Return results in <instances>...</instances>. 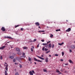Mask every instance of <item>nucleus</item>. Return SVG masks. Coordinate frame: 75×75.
<instances>
[{
  "instance_id": "obj_1",
  "label": "nucleus",
  "mask_w": 75,
  "mask_h": 75,
  "mask_svg": "<svg viewBox=\"0 0 75 75\" xmlns=\"http://www.w3.org/2000/svg\"><path fill=\"white\" fill-rule=\"evenodd\" d=\"M34 59L35 61H36L37 62H42V61L38 60L35 58H34Z\"/></svg>"
},
{
  "instance_id": "obj_2",
  "label": "nucleus",
  "mask_w": 75,
  "mask_h": 75,
  "mask_svg": "<svg viewBox=\"0 0 75 75\" xmlns=\"http://www.w3.org/2000/svg\"><path fill=\"white\" fill-rule=\"evenodd\" d=\"M34 74V70H32L31 71H30L29 72V74L30 75H33V73Z\"/></svg>"
},
{
  "instance_id": "obj_3",
  "label": "nucleus",
  "mask_w": 75,
  "mask_h": 75,
  "mask_svg": "<svg viewBox=\"0 0 75 75\" xmlns=\"http://www.w3.org/2000/svg\"><path fill=\"white\" fill-rule=\"evenodd\" d=\"M70 48L71 49H75V45H71L70 46Z\"/></svg>"
},
{
  "instance_id": "obj_4",
  "label": "nucleus",
  "mask_w": 75,
  "mask_h": 75,
  "mask_svg": "<svg viewBox=\"0 0 75 75\" xmlns=\"http://www.w3.org/2000/svg\"><path fill=\"white\" fill-rule=\"evenodd\" d=\"M1 30H2L3 31H6V29H5V28H4V27H2L1 29Z\"/></svg>"
},
{
  "instance_id": "obj_5",
  "label": "nucleus",
  "mask_w": 75,
  "mask_h": 75,
  "mask_svg": "<svg viewBox=\"0 0 75 75\" xmlns=\"http://www.w3.org/2000/svg\"><path fill=\"white\" fill-rule=\"evenodd\" d=\"M71 29L70 28H69L66 30V32H69V31H71Z\"/></svg>"
},
{
  "instance_id": "obj_6",
  "label": "nucleus",
  "mask_w": 75,
  "mask_h": 75,
  "mask_svg": "<svg viewBox=\"0 0 75 75\" xmlns=\"http://www.w3.org/2000/svg\"><path fill=\"white\" fill-rule=\"evenodd\" d=\"M8 65L7 64L5 67V69L6 70V71H8Z\"/></svg>"
},
{
  "instance_id": "obj_7",
  "label": "nucleus",
  "mask_w": 75,
  "mask_h": 75,
  "mask_svg": "<svg viewBox=\"0 0 75 75\" xmlns=\"http://www.w3.org/2000/svg\"><path fill=\"white\" fill-rule=\"evenodd\" d=\"M35 25L37 26H40V23H39V22H37L35 23Z\"/></svg>"
},
{
  "instance_id": "obj_8",
  "label": "nucleus",
  "mask_w": 75,
  "mask_h": 75,
  "mask_svg": "<svg viewBox=\"0 0 75 75\" xmlns=\"http://www.w3.org/2000/svg\"><path fill=\"white\" fill-rule=\"evenodd\" d=\"M16 59L18 61H20V57H16Z\"/></svg>"
},
{
  "instance_id": "obj_9",
  "label": "nucleus",
  "mask_w": 75,
  "mask_h": 75,
  "mask_svg": "<svg viewBox=\"0 0 75 75\" xmlns=\"http://www.w3.org/2000/svg\"><path fill=\"white\" fill-rule=\"evenodd\" d=\"M37 57H38L39 58H40V59H42V60H44V58L41 57H40V56H37Z\"/></svg>"
},
{
  "instance_id": "obj_10",
  "label": "nucleus",
  "mask_w": 75,
  "mask_h": 75,
  "mask_svg": "<svg viewBox=\"0 0 75 75\" xmlns=\"http://www.w3.org/2000/svg\"><path fill=\"white\" fill-rule=\"evenodd\" d=\"M5 47H6V46H4L2 47H0V50H3V49H4Z\"/></svg>"
},
{
  "instance_id": "obj_11",
  "label": "nucleus",
  "mask_w": 75,
  "mask_h": 75,
  "mask_svg": "<svg viewBox=\"0 0 75 75\" xmlns=\"http://www.w3.org/2000/svg\"><path fill=\"white\" fill-rule=\"evenodd\" d=\"M64 44V42H62L61 43H59L58 44V45H63V44Z\"/></svg>"
},
{
  "instance_id": "obj_12",
  "label": "nucleus",
  "mask_w": 75,
  "mask_h": 75,
  "mask_svg": "<svg viewBox=\"0 0 75 75\" xmlns=\"http://www.w3.org/2000/svg\"><path fill=\"white\" fill-rule=\"evenodd\" d=\"M5 38H9V39H13L12 38L9 36H7V37H5Z\"/></svg>"
},
{
  "instance_id": "obj_13",
  "label": "nucleus",
  "mask_w": 75,
  "mask_h": 75,
  "mask_svg": "<svg viewBox=\"0 0 75 75\" xmlns=\"http://www.w3.org/2000/svg\"><path fill=\"white\" fill-rule=\"evenodd\" d=\"M5 75H8V73L6 70H5Z\"/></svg>"
},
{
  "instance_id": "obj_14",
  "label": "nucleus",
  "mask_w": 75,
  "mask_h": 75,
  "mask_svg": "<svg viewBox=\"0 0 75 75\" xmlns=\"http://www.w3.org/2000/svg\"><path fill=\"white\" fill-rule=\"evenodd\" d=\"M16 51H18V52H19V51H20V50L19 49V48H16Z\"/></svg>"
},
{
  "instance_id": "obj_15",
  "label": "nucleus",
  "mask_w": 75,
  "mask_h": 75,
  "mask_svg": "<svg viewBox=\"0 0 75 75\" xmlns=\"http://www.w3.org/2000/svg\"><path fill=\"white\" fill-rule=\"evenodd\" d=\"M17 54L20 55H21V52L20 51H19L17 52Z\"/></svg>"
},
{
  "instance_id": "obj_16",
  "label": "nucleus",
  "mask_w": 75,
  "mask_h": 75,
  "mask_svg": "<svg viewBox=\"0 0 75 75\" xmlns=\"http://www.w3.org/2000/svg\"><path fill=\"white\" fill-rule=\"evenodd\" d=\"M28 61H31V58H30V57H28Z\"/></svg>"
},
{
  "instance_id": "obj_17",
  "label": "nucleus",
  "mask_w": 75,
  "mask_h": 75,
  "mask_svg": "<svg viewBox=\"0 0 75 75\" xmlns=\"http://www.w3.org/2000/svg\"><path fill=\"white\" fill-rule=\"evenodd\" d=\"M45 60L46 62H48V57H47V58L45 59Z\"/></svg>"
},
{
  "instance_id": "obj_18",
  "label": "nucleus",
  "mask_w": 75,
  "mask_h": 75,
  "mask_svg": "<svg viewBox=\"0 0 75 75\" xmlns=\"http://www.w3.org/2000/svg\"><path fill=\"white\" fill-rule=\"evenodd\" d=\"M23 48L24 50H27V49H28V47H24Z\"/></svg>"
},
{
  "instance_id": "obj_19",
  "label": "nucleus",
  "mask_w": 75,
  "mask_h": 75,
  "mask_svg": "<svg viewBox=\"0 0 75 75\" xmlns=\"http://www.w3.org/2000/svg\"><path fill=\"white\" fill-rule=\"evenodd\" d=\"M69 62L70 63H72V64H73V62H72V60H71L70 59L69 60Z\"/></svg>"
},
{
  "instance_id": "obj_20",
  "label": "nucleus",
  "mask_w": 75,
  "mask_h": 75,
  "mask_svg": "<svg viewBox=\"0 0 75 75\" xmlns=\"http://www.w3.org/2000/svg\"><path fill=\"white\" fill-rule=\"evenodd\" d=\"M10 58H11V59H13L14 58V56H10Z\"/></svg>"
},
{
  "instance_id": "obj_21",
  "label": "nucleus",
  "mask_w": 75,
  "mask_h": 75,
  "mask_svg": "<svg viewBox=\"0 0 75 75\" xmlns=\"http://www.w3.org/2000/svg\"><path fill=\"white\" fill-rule=\"evenodd\" d=\"M39 33H40V32H42V33H44V32H45V31L44 30H41V31H38Z\"/></svg>"
},
{
  "instance_id": "obj_22",
  "label": "nucleus",
  "mask_w": 75,
  "mask_h": 75,
  "mask_svg": "<svg viewBox=\"0 0 75 75\" xmlns=\"http://www.w3.org/2000/svg\"><path fill=\"white\" fill-rule=\"evenodd\" d=\"M49 47L50 48H51V47L52 45H51V43L49 44Z\"/></svg>"
},
{
  "instance_id": "obj_23",
  "label": "nucleus",
  "mask_w": 75,
  "mask_h": 75,
  "mask_svg": "<svg viewBox=\"0 0 75 75\" xmlns=\"http://www.w3.org/2000/svg\"><path fill=\"white\" fill-rule=\"evenodd\" d=\"M43 71L44 72H47V70L45 69H43Z\"/></svg>"
},
{
  "instance_id": "obj_24",
  "label": "nucleus",
  "mask_w": 75,
  "mask_h": 75,
  "mask_svg": "<svg viewBox=\"0 0 75 75\" xmlns=\"http://www.w3.org/2000/svg\"><path fill=\"white\" fill-rule=\"evenodd\" d=\"M45 47H46V48H48V45H46L45 46Z\"/></svg>"
},
{
  "instance_id": "obj_25",
  "label": "nucleus",
  "mask_w": 75,
  "mask_h": 75,
  "mask_svg": "<svg viewBox=\"0 0 75 75\" xmlns=\"http://www.w3.org/2000/svg\"><path fill=\"white\" fill-rule=\"evenodd\" d=\"M56 72H57V73H59L60 72V71H59L58 69L56 70Z\"/></svg>"
},
{
  "instance_id": "obj_26",
  "label": "nucleus",
  "mask_w": 75,
  "mask_h": 75,
  "mask_svg": "<svg viewBox=\"0 0 75 75\" xmlns=\"http://www.w3.org/2000/svg\"><path fill=\"white\" fill-rule=\"evenodd\" d=\"M61 31V30H60V29H57L56 30V31L57 32H58V31Z\"/></svg>"
},
{
  "instance_id": "obj_27",
  "label": "nucleus",
  "mask_w": 75,
  "mask_h": 75,
  "mask_svg": "<svg viewBox=\"0 0 75 75\" xmlns=\"http://www.w3.org/2000/svg\"><path fill=\"white\" fill-rule=\"evenodd\" d=\"M62 56H64V52H62Z\"/></svg>"
},
{
  "instance_id": "obj_28",
  "label": "nucleus",
  "mask_w": 75,
  "mask_h": 75,
  "mask_svg": "<svg viewBox=\"0 0 75 75\" xmlns=\"http://www.w3.org/2000/svg\"><path fill=\"white\" fill-rule=\"evenodd\" d=\"M20 57V59H21V60H22V59H23L22 57Z\"/></svg>"
},
{
  "instance_id": "obj_29",
  "label": "nucleus",
  "mask_w": 75,
  "mask_h": 75,
  "mask_svg": "<svg viewBox=\"0 0 75 75\" xmlns=\"http://www.w3.org/2000/svg\"><path fill=\"white\" fill-rule=\"evenodd\" d=\"M19 26H20V25H18L15 26V28H17V27H19Z\"/></svg>"
},
{
  "instance_id": "obj_30",
  "label": "nucleus",
  "mask_w": 75,
  "mask_h": 75,
  "mask_svg": "<svg viewBox=\"0 0 75 75\" xmlns=\"http://www.w3.org/2000/svg\"><path fill=\"white\" fill-rule=\"evenodd\" d=\"M44 50L47 51H48V49L45 48V49Z\"/></svg>"
},
{
  "instance_id": "obj_31",
  "label": "nucleus",
  "mask_w": 75,
  "mask_h": 75,
  "mask_svg": "<svg viewBox=\"0 0 75 75\" xmlns=\"http://www.w3.org/2000/svg\"><path fill=\"white\" fill-rule=\"evenodd\" d=\"M49 52H50V50H49L48 51L46 52V54H48V53Z\"/></svg>"
},
{
  "instance_id": "obj_32",
  "label": "nucleus",
  "mask_w": 75,
  "mask_h": 75,
  "mask_svg": "<svg viewBox=\"0 0 75 75\" xmlns=\"http://www.w3.org/2000/svg\"><path fill=\"white\" fill-rule=\"evenodd\" d=\"M42 45H47V43H43L42 44Z\"/></svg>"
},
{
  "instance_id": "obj_33",
  "label": "nucleus",
  "mask_w": 75,
  "mask_h": 75,
  "mask_svg": "<svg viewBox=\"0 0 75 75\" xmlns=\"http://www.w3.org/2000/svg\"><path fill=\"white\" fill-rule=\"evenodd\" d=\"M15 75H18V73L17 72H16Z\"/></svg>"
},
{
  "instance_id": "obj_34",
  "label": "nucleus",
  "mask_w": 75,
  "mask_h": 75,
  "mask_svg": "<svg viewBox=\"0 0 75 75\" xmlns=\"http://www.w3.org/2000/svg\"><path fill=\"white\" fill-rule=\"evenodd\" d=\"M50 38H52V37H53V35L52 34L50 35Z\"/></svg>"
},
{
  "instance_id": "obj_35",
  "label": "nucleus",
  "mask_w": 75,
  "mask_h": 75,
  "mask_svg": "<svg viewBox=\"0 0 75 75\" xmlns=\"http://www.w3.org/2000/svg\"><path fill=\"white\" fill-rule=\"evenodd\" d=\"M13 61L14 62H16V59H13Z\"/></svg>"
},
{
  "instance_id": "obj_36",
  "label": "nucleus",
  "mask_w": 75,
  "mask_h": 75,
  "mask_svg": "<svg viewBox=\"0 0 75 75\" xmlns=\"http://www.w3.org/2000/svg\"><path fill=\"white\" fill-rule=\"evenodd\" d=\"M31 50L32 51V52H33V49L32 48H31Z\"/></svg>"
},
{
  "instance_id": "obj_37",
  "label": "nucleus",
  "mask_w": 75,
  "mask_h": 75,
  "mask_svg": "<svg viewBox=\"0 0 75 75\" xmlns=\"http://www.w3.org/2000/svg\"><path fill=\"white\" fill-rule=\"evenodd\" d=\"M55 56H56V57H58V56L59 55L57 54H56L54 55Z\"/></svg>"
},
{
  "instance_id": "obj_38",
  "label": "nucleus",
  "mask_w": 75,
  "mask_h": 75,
  "mask_svg": "<svg viewBox=\"0 0 75 75\" xmlns=\"http://www.w3.org/2000/svg\"><path fill=\"white\" fill-rule=\"evenodd\" d=\"M37 41V39H35L33 40L34 42H35V41Z\"/></svg>"
},
{
  "instance_id": "obj_39",
  "label": "nucleus",
  "mask_w": 75,
  "mask_h": 75,
  "mask_svg": "<svg viewBox=\"0 0 75 75\" xmlns=\"http://www.w3.org/2000/svg\"><path fill=\"white\" fill-rule=\"evenodd\" d=\"M54 44H53V45L52 46V48H54Z\"/></svg>"
},
{
  "instance_id": "obj_40",
  "label": "nucleus",
  "mask_w": 75,
  "mask_h": 75,
  "mask_svg": "<svg viewBox=\"0 0 75 75\" xmlns=\"http://www.w3.org/2000/svg\"><path fill=\"white\" fill-rule=\"evenodd\" d=\"M2 58H3V57H2V56H1V57H0V59H1V60L3 59Z\"/></svg>"
},
{
  "instance_id": "obj_41",
  "label": "nucleus",
  "mask_w": 75,
  "mask_h": 75,
  "mask_svg": "<svg viewBox=\"0 0 75 75\" xmlns=\"http://www.w3.org/2000/svg\"><path fill=\"white\" fill-rule=\"evenodd\" d=\"M19 65L20 68H22V65H21V64H19Z\"/></svg>"
},
{
  "instance_id": "obj_42",
  "label": "nucleus",
  "mask_w": 75,
  "mask_h": 75,
  "mask_svg": "<svg viewBox=\"0 0 75 75\" xmlns=\"http://www.w3.org/2000/svg\"><path fill=\"white\" fill-rule=\"evenodd\" d=\"M69 52L70 53H71V52H72V50L71 49L69 50Z\"/></svg>"
},
{
  "instance_id": "obj_43",
  "label": "nucleus",
  "mask_w": 75,
  "mask_h": 75,
  "mask_svg": "<svg viewBox=\"0 0 75 75\" xmlns=\"http://www.w3.org/2000/svg\"><path fill=\"white\" fill-rule=\"evenodd\" d=\"M44 48H45V47H43L42 48V51H44Z\"/></svg>"
},
{
  "instance_id": "obj_44",
  "label": "nucleus",
  "mask_w": 75,
  "mask_h": 75,
  "mask_svg": "<svg viewBox=\"0 0 75 75\" xmlns=\"http://www.w3.org/2000/svg\"><path fill=\"white\" fill-rule=\"evenodd\" d=\"M25 55V53H23V56H24Z\"/></svg>"
},
{
  "instance_id": "obj_45",
  "label": "nucleus",
  "mask_w": 75,
  "mask_h": 75,
  "mask_svg": "<svg viewBox=\"0 0 75 75\" xmlns=\"http://www.w3.org/2000/svg\"><path fill=\"white\" fill-rule=\"evenodd\" d=\"M41 41H42V42H44V40H41Z\"/></svg>"
},
{
  "instance_id": "obj_46",
  "label": "nucleus",
  "mask_w": 75,
  "mask_h": 75,
  "mask_svg": "<svg viewBox=\"0 0 75 75\" xmlns=\"http://www.w3.org/2000/svg\"><path fill=\"white\" fill-rule=\"evenodd\" d=\"M64 64H65V65H68V63Z\"/></svg>"
},
{
  "instance_id": "obj_47",
  "label": "nucleus",
  "mask_w": 75,
  "mask_h": 75,
  "mask_svg": "<svg viewBox=\"0 0 75 75\" xmlns=\"http://www.w3.org/2000/svg\"><path fill=\"white\" fill-rule=\"evenodd\" d=\"M50 42H51V41H49V42H47V44H48V43H50Z\"/></svg>"
},
{
  "instance_id": "obj_48",
  "label": "nucleus",
  "mask_w": 75,
  "mask_h": 75,
  "mask_svg": "<svg viewBox=\"0 0 75 75\" xmlns=\"http://www.w3.org/2000/svg\"><path fill=\"white\" fill-rule=\"evenodd\" d=\"M21 31H23V28H21Z\"/></svg>"
},
{
  "instance_id": "obj_49",
  "label": "nucleus",
  "mask_w": 75,
  "mask_h": 75,
  "mask_svg": "<svg viewBox=\"0 0 75 75\" xmlns=\"http://www.w3.org/2000/svg\"><path fill=\"white\" fill-rule=\"evenodd\" d=\"M38 47H39V44H38V45H37V48H38Z\"/></svg>"
},
{
  "instance_id": "obj_50",
  "label": "nucleus",
  "mask_w": 75,
  "mask_h": 75,
  "mask_svg": "<svg viewBox=\"0 0 75 75\" xmlns=\"http://www.w3.org/2000/svg\"><path fill=\"white\" fill-rule=\"evenodd\" d=\"M15 65H17V64H18V63H15Z\"/></svg>"
},
{
  "instance_id": "obj_51",
  "label": "nucleus",
  "mask_w": 75,
  "mask_h": 75,
  "mask_svg": "<svg viewBox=\"0 0 75 75\" xmlns=\"http://www.w3.org/2000/svg\"><path fill=\"white\" fill-rule=\"evenodd\" d=\"M60 61H63V59H61L60 60Z\"/></svg>"
},
{
  "instance_id": "obj_52",
  "label": "nucleus",
  "mask_w": 75,
  "mask_h": 75,
  "mask_svg": "<svg viewBox=\"0 0 75 75\" xmlns=\"http://www.w3.org/2000/svg\"><path fill=\"white\" fill-rule=\"evenodd\" d=\"M38 28H41V27H40V26H39L38 27Z\"/></svg>"
},
{
  "instance_id": "obj_53",
  "label": "nucleus",
  "mask_w": 75,
  "mask_h": 75,
  "mask_svg": "<svg viewBox=\"0 0 75 75\" xmlns=\"http://www.w3.org/2000/svg\"><path fill=\"white\" fill-rule=\"evenodd\" d=\"M62 74V73L60 72V73H59L58 74Z\"/></svg>"
},
{
  "instance_id": "obj_54",
  "label": "nucleus",
  "mask_w": 75,
  "mask_h": 75,
  "mask_svg": "<svg viewBox=\"0 0 75 75\" xmlns=\"http://www.w3.org/2000/svg\"><path fill=\"white\" fill-rule=\"evenodd\" d=\"M41 57H43V55H42L41 56Z\"/></svg>"
},
{
  "instance_id": "obj_55",
  "label": "nucleus",
  "mask_w": 75,
  "mask_h": 75,
  "mask_svg": "<svg viewBox=\"0 0 75 75\" xmlns=\"http://www.w3.org/2000/svg\"><path fill=\"white\" fill-rule=\"evenodd\" d=\"M34 63H35V65H36V64H37V63L35 62Z\"/></svg>"
},
{
  "instance_id": "obj_56",
  "label": "nucleus",
  "mask_w": 75,
  "mask_h": 75,
  "mask_svg": "<svg viewBox=\"0 0 75 75\" xmlns=\"http://www.w3.org/2000/svg\"><path fill=\"white\" fill-rule=\"evenodd\" d=\"M47 28H49V27L48 26H47Z\"/></svg>"
},
{
  "instance_id": "obj_57",
  "label": "nucleus",
  "mask_w": 75,
  "mask_h": 75,
  "mask_svg": "<svg viewBox=\"0 0 75 75\" xmlns=\"http://www.w3.org/2000/svg\"><path fill=\"white\" fill-rule=\"evenodd\" d=\"M5 64H7V63H6V62H5Z\"/></svg>"
},
{
  "instance_id": "obj_58",
  "label": "nucleus",
  "mask_w": 75,
  "mask_h": 75,
  "mask_svg": "<svg viewBox=\"0 0 75 75\" xmlns=\"http://www.w3.org/2000/svg\"><path fill=\"white\" fill-rule=\"evenodd\" d=\"M49 57H51V56L50 55Z\"/></svg>"
},
{
  "instance_id": "obj_59",
  "label": "nucleus",
  "mask_w": 75,
  "mask_h": 75,
  "mask_svg": "<svg viewBox=\"0 0 75 75\" xmlns=\"http://www.w3.org/2000/svg\"><path fill=\"white\" fill-rule=\"evenodd\" d=\"M33 48H34V47H33Z\"/></svg>"
},
{
  "instance_id": "obj_60",
  "label": "nucleus",
  "mask_w": 75,
  "mask_h": 75,
  "mask_svg": "<svg viewBox=\"0 0 75 75\" xmlns=\"http://www.w3.org/2000/svg\"><path fill=\"white\" fill-rule=\"evenodd\" d=\"M66 21H67V22L68 21V20H67Z\"/></svg>"
},
{
  "instance_id": "obj_61",
  "label": "nucleus",
  "mask_w": 75,
  "mask_h": 75,
  "mask_svg": "<svg viewBox=\"0 0 75 75\" xmlns=\"http://www.w3.org/2000/svg\"><path fill=\"white\" fill-rule=\"evenodd\" d=\"M13 48V47H11V48Z\"/></svg>"
},
{
  "instance_id": "obj_62",
  "label": "nucleus",
  "mask_w": 75,
  "mask_h": 75,
  "mask_svg": "<svg viewBox=\"0 0 75 75\" xmlns=\"http://www.w3.org/2000/svg\"><path fill=\"white\" fill-rule=\"evenodd\" d=\"M5 67H6V65H4Z\"/></svg>"
},
{
  "instance_id": "obj_63",
  "label": "nucleus",
  "mask_w": 75,
  "mask_h": 75,
  "mask_svg": "<svg viewBox=\"0 0 75 75\" xmlns=\"http://www.w3.org/2000/svg\"><path fill=\"white\" fill-rule=\"evenodd\" d=\"M74 42V43H75V41Z\"/></svg>"
},
{
  "instance_id": "obj_64",
  "label": "nucleus",
  "mask_w": 75,
  "mask_h": 75,
  "mask_svg": "<svg viewBox=\"0 0 75 75\" xmlns=\"http://www.w3.org/2000/svg\"><path fill=\"white\" fill-rule=\"evenodd\" d=\"M43 34H45V33H43Z\"/></svg>"
}]
</instances>
